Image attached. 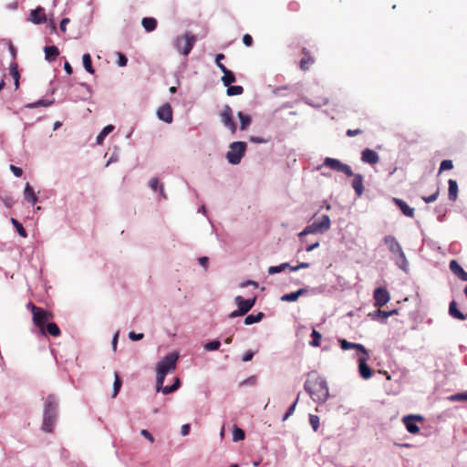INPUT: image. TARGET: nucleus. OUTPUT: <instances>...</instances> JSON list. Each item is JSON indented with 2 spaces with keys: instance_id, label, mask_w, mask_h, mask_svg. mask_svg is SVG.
<instances>
[{
  "instance_id": "nucleus-43",
  "label": "nucleus",
  "mask_w": 467,
  "mask_h": 467,
  "mask_svg": "<svg viewBox=\"0 0 467 467\" xmlns=\"http://www.w3.org/2000/svg\"><path fill=\"white\" fill-rule=\"evenodd\" d=\"M319 417L317 415L310 414L309 416V423L312 429L317 431L319 428L320 421Z\"/></svg>"
},
{
  "instance_id": "nucleus-33",
  "label": "nucleus",
  "mask_w": 467,
  "mask_h": 467,
  "mask_svg": "<svg viewBox=\"0 0 467 467\" xmlns=\"http://www.w3.org/2000/svg\"><path fill=\"white\" fill-rule=\"evenodd\" d=\"M150 187L153 190V191H157V189L160 187V194L161 196L163 198V199H167V195L164 192V189H163V186L162 185H159V180L157 178H152L150 181Z\"/></svg>"
},
{
  "instance_id": "nucleus-62",
  "label": "nucleus",
  "mask_w": 467,
  "mask_h": 467,
  "mask_svg": "<svg viewBox=\"0 0 467 467\" xmlns=\"http://www.w3.org/2000/svg\"><path fill=\"white\" fill-rule=\"evenodd\" d=\"M250 140L255 143H265L267 142V140L260 138V137H250Z\"/></svg>"
},
{
  "instance_id": "nucleus-34",
  "label": "nucleus",
  "mask_w": 467,
  "mask_h": 467,
  "mask_svg": "<svg viewBox=\"0 0 467 467\" xmlns=\"http://www.w3.org/2000/svg\"><path fill=\"white\" fill-rule=\"evenodd\" d=\"M180 387V379L178 378L175 379V381L172 385L171 386H166V387H163V385L161 386L160 391H161L163 394H169V393H171L175 390H177Z\"/></svg>"
},
{
  "instance_id": "nucleus-61",
  "label": "nucleus",
  "mask_w": 467,
  "mask_h": 467,
  "mask_svg": "<svg viewBox=\"0 0 467 467\" xmlns=\"http://www.w3.org/2000/svg\"><path fill=\"white\" fill-rule=\"evenodd\" d=\"M68 23H69V18H63V19L61 20L59 27H60V30H61L62 32H66V30H67V25Z\"/></svg>"
},
{
  "instance_id": "nucleus-5",
  "label": "nucleus",
  "mask_w": 467,
  "mask_h": 467,
  "mask_svg": "<svg viewBox=\"0 0 467 467\" xmlns=\"http://www.w3.org/2000/svg\"><path fill=\"white\" fill-rule=\"evenodd\" d=\"M196 42V37L190 32H186L182 36H177L174 42L175 48L182 55L188 56L192 51L194 44Z\"/></svg>"
},
{
  "instance_id": "nucleus-29",
  "label": "nucleus",
  "mask_w": 467,
  "mask_h": 467,
  "mask_svg": "<svg viewBox=\"0 0 467 467\" xmlns=\"http://www.w3.org/2000/svg\"><path fill=\"white\" fill-rule=\"evenodd\" d=\"M141 24L147 32H151L157 27V20L153 17L142 18Z\"/></svg>"
},
{
  "instance_id": "nucleus-48",
  "label": "nucleus",
  "mask_w": 467,
  "mask_h": 467,
  "mask_svg": "<svg viewBox=\"0 0 467 467\" xmlns=\"http://www.w3.org/2000/svg\"><path fill=\"white\" fill-rule=\"evenodd\" d=\"M453 168L452 161L450 160H444L441 161L439 172L442 171L451 170Z\"/></svg>"
},
{
  "instance_id": "nucleus-18",
  "label": "nucleus",
  "mask_w": 467,
  "mask_h": 467,
  "mask_svg": "<svg viewBox=\"0 0 467 467\" xmlns=\"http://www.w3.org/2000/svg\"><path fill=\"white\" fill-rule=\"evenodd\" d=\"M392 201L405 216L410 218L414 217V208L410 207L406 202L399 198H393Z\"/></svg>"
},
{
  "instance_id": "nucleus-16",
  "label": "nucleus",
  "mask_w": 467,
  "mask_h": 467,
  "mask_svg": "<svg viewBox=\"0 0 467 467\" xmlns=\"http://www.w3.org/2000/svg\"><path fill=\"white\" fill-rule=\"evenodd\" d=\"M29 21L36 25L46 23L47 16L45 9L41 6H38L37 8L32 10L30 13Z\"/></svg>"
},
{
  "instance_id": "nucleus-59",
  "label": "nucleus",
  "mask_w": 467,
  "mask_h": 467,
  "mask_svg": "<svg viewBox=\"0 0 467 467\" xmlns=\"http://www.w3.org/2000/svg\"><path fill=\"white\" fill-rule=\"evenodd\" d=\"M140 434L145 437L151 443L154 441V438L150 431L147 430H141Z\"/></svg>"
},
{
  "instance_id": "nucleus-20",
  "label": "nucleus",
  "mask_w": 467,
  "mask_h": 467,
  "mask_svg": "<svg viewBox=\"0 0 467 467\" xmlns=\"http://www.w3.org/2000/svg\"><path fill=\"white\" fill-rule=\"evenodd\" d=\"M42 335H50L52 337H59L61 335V331L57 325L54 322L49 321L46 327L43 328V330L40 331Z\"/></svg>"
},
{
  "instance_id": "nucleus-49",
  "label": "nucleus",
  "mask_w": 467,
  "mask_h": 467,
  "mask_svg": "<svg viewBox=\"0 0 467 467\" xmlns=\"http://www.w3.org/2000/svg\"><path fill=\"white\" fill-rule=\"evenodd\" d=\"M297 400H298V398L296 400V401L288 408L287 411L285 412V414L283 416V419L282 420L285 421L296 410V406L297 404Z\"/></svg>"
},
{
  "instance_id": "nucleus-41",
  "label": "nucleus",
  "mask_w": 467,
  "mask_h": 467,
  "mask_svg": "<svg viewBox=\"0 0 467 467\" xmlns=\"http://www.w3.org/2000/svg\"><path fill=\"white\" fill-rule=\"evenodd\" d=\"M244 438H245L244 431L238 427H234V431H233L234 441H240L244 440Z\"/></svg>"
},
{
  "instance_id": "nucleus-54",
  "label": "nucleus",
  "mask_w": 467,
  "mask_h": 467,
  "mask_svg": "<svg viewBox=\"0 0 467 467\" xmlns=\"http://www.w3.org/2000/svg\"><path fill=\"white\" fill-rule=\"evenodd\" d=\"M128 63V58L125 55L119 53V59H118V65L119 67H125Z\"/></svg>"
},
{
  "instance_id": "nucleus-27",
  "label": "nucleus",
  "mask_w": 467,
  "mask_h": 467,
  "mask_svg": "<svg viewBox=\"0 0 467 467\" xmlns=\"http://www.w3.org/2000/svg\"><path fill=\"white\" fill-rule=\"evenodd\" d=\"M24 196L25 199L32 205L36 204L37 202V197L35 194L34 189L30 186L29 183H26L25 187Z\"/></svg>"
},
{
  "instance_id": "nucleus-58",
  "label": "nucleus",
  "mask_w": 467,
  "mask_h": 467,
  "mask_svg": "<svg viewBox=\"0 0 467 467\" xmlns=\"http://www.w3.org/2000/svg\"><path fill=\"white\" fill-rule=\"evenodd\" d=\"M243 42L245 46L251 47L253 45V37L249 34L243 36Z\"/></svg>"
},
{
  "instance_id": "nucleus-1",
  "label": "nucleus",
  "mask_w": 467,
  "mask_h": 467,
  "mask_svg": "<svg viewBox=\"0 0 467 467\" xmlns=\"http://www.w3.org/2000/svg\"><path fill=\"white\" fill-rule=\"evenodd\" d=\"M304 389L315 402L325 403L329 397L327 381L317 371L307 374Z\"/></svg>"
},
{
  "instance_id": "nucleus-14",
  "label": "nucleus",
  "mask_w": 467,
  "mask_h": 467,
  "mask_svg": "<svg viewBox=\"0 0 467 467\" xmlns=\"http://www.w3.org/2000/svg\"><path fill=\"white\" fill-rule=\"evenodd\" d=\"M234 300L238 309H240V312H243L244 315H245L254 306L256 297H254L253 299H244L243 296H237Z\"/></svg>"
},
{
  "instance_id": "nucleus-40",
  "label": "nucleus",
  "mask_w": 467,
  "mask_h": 467,
  "mask_svg": "<svg viewBox=\"0 0 467 467\" xmlns=\"http://www.w3.org/2000/svg\"><path fill=\"white\" fill-rule=\"evenodd\" d=\"M12 224L16 227L17 230V233L20 236L26 238L27 236L26 231L23 227V225L15 218H11Z\"/></svg>"
},
{
  "instance_id": "nucleus-9",
  "label": "nucleus",
  "mask_w": 467,
  "mask_h": 467,
  "mask_svg": "<svg viewBox=\"0 0 467 467\" xmlns=\"http://www.w3.org/2000/svg\"><path fill=\"white\" fill-rule=\"evenodd\" d=\"M324 165L327 167H329L330 169H332L334 171L343 172L344 174H346L348 177L353 175L351 167L348 164L342 163L337 159L327 157L324 160Z\"/></svg>"
},
{
  "instance_id": "nucleus-11",
  "label": "nucleus",
  "mask_w": 467,
  "mask_h": 467,
  "mask_svg": "<svg viewBox=\"0 0 467 467\" xmlns=\"http://www.w3.org/2000/svg\"><path fill=\"white\" fill-rule=\"evenodd\" d=\"M423 417L420 415H408L402 419V421L410 433L416 434L420 432V428L415 423L416 421H422Z\"/></svg>"
},
{
  "instance_id": "nucleus-26",
  "label": "nucleus",
  "mask_w": 467,
  "mask_h": 467,
  "mask_svg": "<svg viewBox=\"0 0 467 467\" xmlns=\"http://www.w3.org/2000/svg\"><path fill=\"white\" fill-rule=\"evenodd\" d=\"M449 188H448V197L449 200L454 202L458 198V184L455 180L450 179L448 181Z\"/></svg>"
},
{
  "instance_id": "nucleus-24",
  "label": "nucleus",
  "mask_w": 467,
  "mask_h": 467,
  "mask_svg": "<svg viewBox=\"0 0 467 467\" xmlns=\"http://www.w3.org/2000/svg\"><path fill=\"white\" fill-rule=\"evenodd\" d=\"M352 176L354 177L352 182V187L355 190L356 193L358 196H360L364 191L363 177L361 174H353Z\"/></svg>"
},
{
  "instance_id": "nucleus-47",
  "label": "nucleus",
  "mask_w": 467,
  "mask_h": 467,
  "mask_svg": "<svg viewBox=\"0 0 467 467\" xmlns=\"http://www.w3.org/2000/svg\"><path fill=\"white\" fill-rule=\"evenodd\" d=\"M51 104H52V101H48V100H45V99H40V100H38L36 102L28 104L27 107L28 108H36V107H39V106L48 107Z\"/></svg>"
},
{
  "instance_id": "nucleus-55",
  "label": "nucleus",
  "mask_w": 467,
  "mask_h": 467,
  "mask_svg": "<svg viewBox=\"0 0 467 467\" xmlns=\"http://www.w3.org/2000/svg\"><path fill=\"white\" fill-rule=\"evenodd\" d=\"M309 266H310L309 263L303 262V263H300L299 265H297L296 266H291L290 270L291 271H298L299 269L308 268Z\"/></svg>"
},
{
  "instance_id": "nucleus-7",
  "label": "nucleus",
  "mask_w": 467,
  "mask_h": 467,
  "mask_svg": "<svg viewBox=\"0 0 467 467\" xmlns=\"http://www.w3.org/2000/svg\"><path fill=\"white\" fill-rule=\"evenodd\" d=\"M245 150V142L234 141L230 145V150L226 153V159L231 164H238L244 157Z\"/></svg>"
},
{
  "instance_id": "nucleus-35",
  "label": "nucleus",
  "mask_w": 467,
  "mask_h": 467,
  "mask_svg": "<svg viewBox=\"0 0 467 467\" xmlns=\"http://www.w3.org/2000/svg\"><path fill=\"white\" fill-rule=\"evenodd\" d=\"M114 129V126L112 125H108L106 126L101 131L100 133L97 136V143L98 144H101L105 139V137L113 130Z\"/></svg>"
},
{
  "instance_id": "nucleus-60",
  "label": "nucleus",
  "mask_w": 467,
  "mask_h": 467,
  "mask_svg": "<svg viewBox=\"0 0 467 467\" xmlns=\"http://www.w3.org/2000/svg\"><path fill=\"white\" fill-rule=\"evenodd\" d=\"M190 430H191V426H190V424H183V425L182 426V430H181V433H182V436H186V435H188V434H189V432H190Z\"/></svg>"
},
{
  "instance_id": "nucleus-3",
  "label": "nucleus",
  "mask_w": 467,
  "mask_h": 467,
  "mask_svg": "<svg viewBox=\"0 0 467 467\" xmlns=\"http://www.w3.org/2000/svg\"><path fill=\"white\" fill-rule=\"evenodd\" d=\"M57 402L53 395H49L45 403L43 430L51 432L56 421Z\"/></svg>"
},
{
  "instance_id": "nucleus-50",
  "label": "nucleus",
  "mask_w": 467,
  "mask_h": 467,
  "mask_svg": "<svg viewBox=\"0 0 467 467\" xmlns=\"http://www.w3.org/2000/svg\"><path fill=\"white\" fill-rule=\"evenodd\" d=\"M10 75L15 79L20 78V74L17 70V65L16 63L11 64L10 66Z\"/></svg>"
},
{
  "instance_id": "nucleus-13",
  "label": "nucleus",
  "mask_w": 467,
  "mask_h": 467,
  "mask_svg": "<svg viewBox=\"0 0 467 467\" xmlns=\"http://www.w3.org/2000/svg\"><path fill=\"white\" fill-rule=\"evenodd\" d=\"M368 358H369L368 352H367V356L361 355L358 358V371H359L360 376L365 379H368L372 376V370L367 364V361L368 360Z\"/></svg>"
},
{
  "instance_id": "nucleus-38",
  "label": "nucleus",
  "mask_w": 467,
  "mask_h": 467,
  "mask_svg": "<svg viewBox=\"0 0 467 467\" xmlns=\"http://www.w3.org/2000/svg\"><path fill=\"white\" fill-rule=\"evenodd\" d=\"M114 377H115V380H114V384H113V393H112L113 398H115L119 394V389L122 385V381L117 372L114 373Z\"/></svg>"
},
{
  "instance_id": "nucleus-15",
  "label": "nucleus",
  "mask_w": 467,
  "mask_h": 467,
  "mask_svg": "<svg viewBox=\"0 0 467 467\" xmlns=\"http://www.w3.org/2000/svg\"><path fill=\"white\" fill-rule=\"evenodd\" d=\"M158 118L166 123L172 122V109L169 103L163 104L157 111Z\"/></svg>"
},
{
  "instance_id": "nucleus-21",
  "label": "nucleus",
  "mask_w": 467,
  "mask_h": 467,
  "mask_svg": "<svg viewBox=\"0 0 467 467\" xmlns=\"http://www.w3.org/2000/svg\"><path fill=\"white\" fill-rule=\"evenodd\" d=\"M450 269L460 279H462V281H467V272H465L463 268L455 260H451L450 262Z\"/></svg>"
},
{
  "instance_id": "nucleus-12",
  "label": "nucleus",
  "mask_w": 467,
  "mask_h": 467,
  "mask_svg": "<svg viewBox=\"0 0 467 467\" xmlns=\"http://www.w3.org/2000/svg\"><path fill=\"white\" fill-rule=\"evenodd\" d=\"M373 297L375 300L374 305L377 307L385 306L390 300L389 293L387 291V289L381 287L376 288L374 290Z\"/></svg>"
},
{
  "instance_id": "nucleus-36",
  "label": "nucleus",
  "mask_w": 467,
  "mask_h": 467,
  "mask_svg": "<svg viewBox=\"0 0 467 467\" xmlns=\"http://www.w3.org/2000/svg\"><path fill=\"white\" fill-rule=\"evenodd\" d=\"M290 265L288 263H284V264H281L280 265H276V266H270L268 268V274L269 275H275V274H277V273H280L282 271H285L286 268H289L290 269Z\"/></svg>"
},
{
  "instance_id": "nucleus-30",
  "label": "nucleus",
  "mask_w": 467,
  "mask_h": 467,
  "mask_svg": "<svg viewBox=\"0 0 467 467\" xmlns=\"http://www.w3.org/2000/svg\"><path fill=\"white\" fill-rule=\"evenodd\" d=\"M237 116H238V118H239V119H240V123H241V125H240V129H241L242 130H246V129H247V127H248V126L250 125V123H251V117H250L249 115H246V114L243 113L242 111H239V112L237 113Z\"/></svg>"
},
{
  "instance_id": "nucleus-42",
  "label": "nucleus",
  "mask_w": 467,
  "mask_h": 467,
  "mask_svg": "<svg viewBox=\"0 0 467 467\" xmlns=\"http://www.w3.org/2000/svg\"><path fill=\"white\" fill-rule=\"evenodd\" d=\"M448 400L452 402L467 401V391L451 395L448 397Z\"/></svg>"
},
{
  "instance_id": "nucleus-51",
  "label": "nucleus",
  "mask_w": 467,
  "mask_h": 467,
  "mask_svg": "<svg viewBox=\"0 0 467 467\" xmlns=\"http://www.w3.org/2000/svg\"><path fill=\"white\" fill-rule=\"evenodd\" d=\"M397 311L396 310H392V311H383V310H380V309H378L376 311V314L378 316H380L382 317L383 318H388L389 317L392 316L393 314H395Z\"/></svg>"
},
{
  "instance_id": "nucleus-37",
  "label": "nucleus",
  "mask_w": 467,
  "mask_h": 467,
  "mask_svg": "<svg viewBox=\"0 0 467 467\" xmlns=\"http://www.w3.org/2000/svg\"><path fill=\"white\" fill-rule=\"evenodd\" d=\"M244 93V88L242 86H228L226 94L228 96H236Z\"/></svg>"
},
{
  "instance_id": "nucleus-39",
  "label": "nucleus",
  "mask_w": 467,
  "mask_h": 467,
  "mask_svg": "<svg viewBox=\"0 0 467 467\" xmlns=\"http://www.w3.org/2000/svg\"><path fill=\"white\" fill-rule=\"evenodd\" d=\"M311 337H312V340L310 341V345L312 347H319L320 346V340H321V334L316 330V329H313L312 330V333H311Z\"/></svg>"
},
{
  "instance_id": "nucleus-44",
  "label": "nucleus",
  "mask_w": 467,
  "mask_h": 467,
  "mask_svg": "<svg viewBox=\"0 0 467 467\" xmlns=\"http://www.w3.org/2000/svg\"><path fill=\"white\" fill-rule=\"evenodd\" d=\"M348 349H356L358 352H360L361 355H366V356H367V352H368V350L365 348V347L363 345L358 344V343H352V342L348 343Z\"/></svg>"
},
{
  "instance_id": "nucleus-19",
  "label": "nucleus",
  "mask_w": 467,
  "mask_h": 467,
  "mask_svg": "<svg viewBox=\"0 0 467 467\" xmlns=\"http://www.w3.org/2000/svg\"><path fill=\"white\" fill-rule=\"evenodd\" d=\"M219 68L223 73L222 77V81L225 87L230 86L232 83L235 81V76L234 72L229 70L224 65H219Z\"/></svg>"
},
{
  "instance_id": "nucleus-28",
  "label": "nucleus",
  "mask_w": 467,
  "mask_h": 467,
  "mask_svg": "<svg viewBox=\"0 0 467 467\" xmlns=\"http://www.w3.org/2000/svg\"><path fill=\"white\" fill-rule=\"evenodd\" d=\"M44 51H45L46 59L48 61L55 60L59 55V50L56 46L46 47Z\"/></svg>"
},
{
  "instance_id": "nucleus-4",
  "label": "nucleus",
  "mask_w": 467,
  "mask_h": 467,
  "mask_svg": "<svg viewBox=\"0 0 467 467\" xmlns=\"http://www.w3.org/2000/svg\"><path fill=\"white\" fill-rule=\"evenodd\" d=\"M384 244L387 245L389 252L397 256V265L401 269H405V265H407V259L397 239L393 235H387L384 237Z\"/></svg>"
},
{
  "instance_id": "nucleus-52",
  "label": "nucleus",
  "mask_w": 467,
  "mask_h": 467,
  "mask_svg": "<svg viewBox=\"0 0 467 467\" xmlns=\"http://www.w3.org/2000/svg\"><path fill=\"white\" fill-rule=\"evenodd\" d=\"M129 337L133 341H138L144 337V334H142V333L137 334V333L131 331L129 333Z\"/></svg>"
},
{
  "instance_id": "nucleus-2",
  "label": "nucleus",
  "mask_w": 467,
  "mask_h": 467,
  "mask_svg": "<svg viewBox=\"0 0 467 467\" xmlns=\"http://www.w3.org/2000/svg\"><path fill=\"white\" fill-rule=\"evenodd\" d=\"M179 355L177 353H171L165 356L157 365V380L156 388L157 391H160L161 386L164 383L166 375L176 369L177 360Z\"/></svg>"
},
{
  "instance_id": "nucleus-31",
  "label": "nucleus",
  "mask_w": 467,
  "mask_h": 467,
  "mask_svg": "<svg viewBox=\"0 0 467 467\" xmlns=\"http://www.w3.org/2000/svg\"><path fill=\"white\" fill-rule=\"evenodd\" d=\"M265 315L262 312L257 313L256 315H248L244 318V324L249 326L257 322H260L264 318Z\"/></svg>"
},
{
  "instance_id": "nucleus-25",
  "label": "nucleus",
  "mask_w": 467,
  "mask_h": 467,
  "mask_svg": "<svg viewBox=\"0 0 467 467\" xmlns=\"http://www.w3.org/2000/svg\"><path fill=\"white\" fill-rule=\"evenodd\" d=\"M306 292L307 290L306 288H300L296 292L282 296L281 300L284 302H294L296 301L300 296L305 295Z\"/></svg>"
},
{
  "instance_id": "nucleus-57",
  "label": "nucleus",
  "mask_w": 467,
  "mask_h": 467,
  "mask_svg": "<svg viewBox=\"0 0 467 467\" xmlns=\"http://www.w3.org/2000/svg\"><path fill=\"white\" fill-rule=\"evenodd\" d=\"M362 132H363V130L360 129H356V130L349 129L347 130L346 134L348 137H354V136L361 134Z\"/></svg>"
},
{
  "instance_id": "nucleus-6",
  "label": "nucleus",
  "mask_w": 467,
  "mask_h": 467,
  "mask_svg": "<svg viewBox=\"0 0 467 467\" xmlns=\"http://www.w3.org/2000/svg\"><path fill=\"white\" fill-rule=\"evenodd\" d=\"M330 228V218L325 214L321 217L320 221H315L313 223L307 225L300 234L299 236H305L310 234L325 233Z\"/></svg>"
},
{
  "instance_id": "nucleus-64",
  "label": "nucleus",
  "mask_w": 467,
  "mask_h": 467,
  "mask_svg": "<svg viewBox=\"0 0 467 467\" xmlns=\"http://www.w3.org/2000/svg\"><path fill=\"white\" fill-rule=\"evenodd\" d=\"M208 261H209V259H208V257H206V256H202V257H200V258H199V263H200V265H201L202 266H203L205 269H206V268H207V266H208Z\"/></svg>"
},
{
  "instance_id": "nucleus-22",
  "label": "nucleus",
  "mask_w": 467,
  "mask_h": 467,
  "mask_svg": "<svg viewBox=\"0 0 467 467\" xmlns=\"http://www.w3.org/2000/svg\"><path fill=\"white\" fill-rule=\"evenodd\" d=\"M302 54L304 57L300 60V68L302 70H307L309 69L310 66L314 63V58L310 56L309 51L306 48L302 49Z\"/></svg>"
},
{
  "instance_id": "nucleus-53",
  "label": "nucleus",
  "mask_w": 467,
  "mask_h": 467,
  "mask_svg": "<svg viewBox=\"0 0 467 467\" xmlns=\"http://www.w3.org/2000/svg\"><path fill=\"white\" fill-rule=\"evenodd\" d=\"M10 170L12 171L14 175L16 177H21L23 174V170L20 167H17L15 165H10Z\"/></svg>"
},
{
  "instance_id": "nucleus-46",
  "label": "nucleus",
  "mask_w": 467,
  "mask_h": 467,
  "mask_svg": "<svg viewBox=\"0 0 467 467\" xmlns=\"http://www.w3.org/2000/svg\"><path fill=\"white\" fill-rule=\"evenodd\" d=\"M221 346V342L219 340H213L207 343L204 346V348L208 351L217 350Z\"/></svg>"
},
{
  "instance_id": "nucleus-23",
  "label": "nucleus",
  "mask_w": 467,
  "mask_h": 467,
  "mask_svg": "<svg viewBox=\"0 0 467 467\" xmlns=\"http://www.w3.org/2000/svg\"><path fill=\"white\" fill-rule=\"evenodd\" d=\"M449 314L456 319L465 320L467 318V315H463L457 307L456 301H451L449 305Z\"/></svg>"
},
{
  "instance_id": "nucleus-45",
  "label": "nucleus",
  "mask_w": 467,
  "mask_h": 467,
  "mask_svg": "<svg viewBox=\"0 0 467 467\" xmlns=\"http://www.w3.org/2000/svg\"><path fill=\"white\" fill-rule=\"evenodd\" d=\"M439 193H440V190H439V187H436L435 191L433 192L432 194H431L430 196H424L422 197V200L426 202V203H430V202H433L437 200L438 196H439Z\"/></svg>"
},
{
  "instance_id": "nucleus-32",
  "label": "nucleus",
  "mask_w": 467,
  "mask_h": 467,
  "mask_svg": "<svg viewBox=\"0 0 467 467\" xmlns=\"http://www.w3.org/2000/svg\"><path fill=\"white\" fill-rule=\"evenodd\" d=\"M82 61H83V66L85 67V69L90 73V74H93L95 72L93 67H92V60H91V57L89 54H84L83 55V57H82Z\"/></svg>"
},
{
  "instance_id": "nucleus-10",
  "label": "nucleus",
  "mask_w": 467,
  "mask_h": 467,
  "mask_svg": "<svg viewBox=\"0 0 467 467\" xmlns=\"http://www.w3.org/2000/svg\"><path fill=\"white\" fill-rule=\"evenodd\" d=\"M221 120L225 127H227L232 133L236 131V125L233 119V109L229 105H225L221 113Z\"/></svg>"
},
{
  "instance_id": "nucleus-63",
  "label": "nucleus",
  "mask_w": 467,
  "mask_h": 467,
  "mask_svg": "<svg viewBox=\"0 0 467 467\" xmlns=\"http://www.w3.org/2000/svg\"><path fill=\"white\" fill-rule=\"evenodd\" d=\"M338 343L340 345V348L343 349V350H348V341L346 340V339H339L338 340Z\"/></svg>"
},
{
  "instance_id": "nucleus-8",
  "label": "nucleus",
  "mask_w": 467,
  "mask_h": 467,
  "mask_svg": "<svg viewBox=\"0 0 467 467\" xmlns=\"http://www.w3.org/2000/svg\"><path fill=\"white\" fill-rule=\"evenodd\" d=\"M54 318V314L51 311L41 308L33 317L32 320L34 325L39 329L43 330L46 325Z\"/></svg>"
},
{
  "instance_id": "nucleus-17",
  "label": "nucleus",
  "mask_w": 467,
  "mask_h": 467,
  "mask_svg": "<svg viewBox=\"0 0 467 467\" xmlns=\"http://www.w3.org/2000/svg\"><path fill=\"white\" fill-rule=\"evenodd\" d=\"M361 161L365 163L374 165L379 162V156L375 150L371 149H365L361 152Z\"/></svg>"
},
{
  "instance_id": "nucleus-56",
  "label": "nucleus",
  "mask_w": 467,
  "mask_h": 467,
  "mask_svg": "<svg viewBox=\"0 0 467 467\" xmlns=\"http://www.w3.org/2000/svg\"><path fill=\"white\" fill-rule=\"evenodd\" d=\"M26 308H27L28 310H30V311H31V313H32V317H33V316H34L37 311H39V310L41 309V307L36 306V305H34L32 302H29V303L26 305Z\"/></svg>"
}]
</instances>
